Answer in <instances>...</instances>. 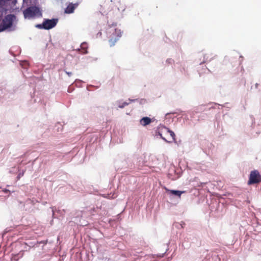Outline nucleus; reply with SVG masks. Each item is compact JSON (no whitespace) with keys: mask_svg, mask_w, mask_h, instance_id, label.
<instances>
[{"mask_svg":"<svg viewBox=\"0 0 261 261\" xmlns=\"http://www.w3.org/2000/svg\"><path fill=\"white\" fill-rule=\"evenodd\" d=\"M165 190L167 192H169L170 193L177 196L179 198L180 197L181 194L185 193V191H181L178 190H169L167 188H165Z\"/></svg>","mask_w":261,"mask_h":261,"instance_id":"nucleus-7","label":"nucleus"},{"mask_svg":"<svg viewBox=\"0 0 261 261\" xmlns=\"http://www.w3.org/2000/svg\"><path fill=\"white\" fill-rule=\"evenodd\" d=\"M151 122V119L148 117H143L140 120V123L143 126H146L150 124Z\"/></svg>","mask_w":261,"mask_h":261,"instance_id":"nucleus-8","label":"nucleus"},{"mask_svg":"<svg viewBox=\"0 0 261 261\" xmlns=\"http://www.w3.org/2000/svg\"><path fill=\"white\" fill-rule=\"evenodd\" d=\"M128 105V103L125 102L123 103V104H122V105L119 106V108H124L125 106H127V105Z\"/></svg>","mask_w":261,"mask_h":261,"instance_id":"nucleus-13","label":"nucleus"},{"mask_svg":"<svg viewBox=\"0 0 261 261\" xmlns=\"http://www.w3.org/2000/svg\"><path fill=\"white\" fill-rule=\"evenodd\" d=\"M57 19H45L43 21V24L45 27V30H49L55 27L57 24Z\"/></svg>","mask_w":261,"mask_h":261,"instance_id":"nucleus-6","label":"nucleus"},{"mask_svg":"<svg viewBox=\"0 0 261 261\" xmlns=\"http://www.w3.org/2000/svg\"><path fill=\"white\" fill-rule=\"evenodd\" d=\"M257 87H258V84H255V87L257 88Z\"/></svg>","mask_w":261,"mask_h":261,"instance_id":"nucleus-15","label":"nucleus"},{"mask_svg":"<svg viewBox=\"0 0 261 261\" xmlns=\"http://www.w3.org/2000/svg\"><path fill=\"white\" fill-rule=\"evenodd\" d=\"M213 59V57H212V55L210 54H206L204 56V60L203 62H206L211 61Z\"/></svg>","mask_w":261,"mask_h":261,"instance_id":"nucleus-11","label":"nucleus"},{"mask_svg":"<svg viewBox=\"0 0 261 261\" xmlns=\"http://www.w3.org/2000/svg\"><path fill=\"white\" fill-rule=\"evenodd\" d=\"M15 19H16V16L13 14L6 15L3 19L2 23L0 24V32H3L10 28L12 26Z\"/></svg>","mask_w":261,"mask_h":261,"instance_id":"nucleus-4","label":"nucleus"},{"mask_svg":"<svg viewBox=\"0 0 261 261\" xmlns=\"http://www.w3.org/2000/svg\"><path fill=\"white\" fill-rule=\"evenodd\" d=\"M116 24H113L107 31L109 43L110 46H113L122 36V32L120 29L116 28Z\"/></svg>","mask_w":261,"mask_h":261,"instance_id":"nucleus-1","label":"nucleus"},{"mask_svg":"<svg viewBox=\"0 0 261 261\" xmlns=\"http://www.w3.org/2000/svg\"><path fill=\"white\" fill-rule=\"evenodd\" d=\"M87 49H88L87 44L85 42L82 43L81 45V52L84 54H87V53H88Z\"/></svg>","mask_w":261,"mask_h":261,"instance_id":"nucleus-10","label":"nucleus"},{"mask_svg":"<svg viewBox=\"0 0 261 261\" xmlns=\"http://www.w3.org/2000/svg\"><path fill=\"white\" fill-rule=\"evenodd\" d=\"M261 182V175L257 170H253L251 171L249 180L248 185H253L258 184Z\"/></svg>","mask_w":261,"mask_h":261,"instance_id":"nucleus-5","label":"nucleus"},{"mask_svg":"<svg viewBox=\"0 0 261 261\" xmlns=\"http://www.w3.org/2000/svg\"><path fill=\"white\" fill-rule=\"evenodd\" d=\"M159 129V135L165 141L171 142L175 140V135L173 131L164 126H160Z\"/></svg>","mask_w":261,"mask_h":261,"instance_id":"nucleus-2","label":"nucleus"},{"mask_svg":"<svg viewBox=\"0 0 261 261\" xmlns=\"http://www.w3.org/2000/svg\"><path fill=\"white\" fill-rule=\"evenodd\" d=\"M24 17L31 19L42 16V13L39 8L36 6H31L23 11Z\"/></svg>","mask_w":261,"mask_h":261,"instance_id":"nucleus-3","label":"nucleus"},{"mask_svg":"<svg viewBox=\"0 0 261 261\" xmlns=\"http://www.w3.org/2000/svg\"><path fill=\"white\" fill-rule=\"evenodd\" d=\"M21 176V174H19L18 175V178H20V176Z\"/></svg>","mask_w":261,"mask_h":261,"instance_id":"nucleus-16","label":"nucleus"},{"mask_svg":"<svg viewBox=\"0 0 261 261\" xmlns=\"http://www.w3.org/2000/svg\"><path fill=\"white\" fill-rule=\"evenodd\" d=\"M35 27L36 28L39 29H44L45 27L43 24V22L42 24H37L35 25Z\"/></svg>","mask_w":261,"mask_h":261,"instance_id":"nucleus-12","label":"nucleus"},{"mask_svg":"<svg viewBox=\"0 0 261 261\" xmlns=\"http://www.w3.org/2000/svg\"><path fill=\"white\" fill-rule=\"evenodd\" d=\"M66 73L69 75V76H71L72 75V72H67L66 71Z\"/></svg>","mask_w":261,"mask_h":261,"instance_id":"nucleus-14","label":"nucleus"},{"mask_svg":"<svg viewBox=\"0 0 261 261\" xmlns=\"http://www.w3.org/2000/svg\"><path fill=\"white\" fill-rule=\"evenodd\" d=\"M75 6L72 4H69L67 8H66L65 12L66 13H72L73 12L74 9H75Z\"/></svg>","mask_w":261,"mask_h":261,"instance_id":"nucleus-9","label":"nucleus"}]
</instances>
